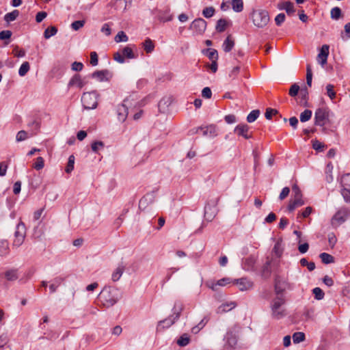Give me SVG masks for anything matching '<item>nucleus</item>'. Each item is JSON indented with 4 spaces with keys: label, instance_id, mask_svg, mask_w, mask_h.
Instances as JSON below:
<instances>
[{
    "label": "nucleus",
    "instance_id": "43",
    "mask_svg": "<svg viewBox=\"0 0 350 350\" xmlns=\"http://www.w3.org/2000/svg\"><path fill=\"white\" fill-rule=\"evenodd\" d=\"M312 112L311 110L306 109L300 114V121L302 122L308 121L312 117Z\"/></svg>",
    "mask_w": 350,
    "mask_h": 350
},
{
    "label": "nucleus",
    "instance_id": "59",
    "mask_svg": "<svg viewBox=\"0 0 350 350\" xmlns=\"http://www.w3.org/2000/svg\"><path fill=\"white\" fill-rule=\"evenodd\" d=\"M286 16L284 13L278 14L275 18L276 25L280 26L285 21Z\"/></svg>",
    "mask_w": 350,
    "mask_h": 350
},
{
    "label": "nucleus",
    "instance_id": "33",
    "mask_svg": "<svg viewBox=\"0 0 350 350\" xmlns=\"http://www.w3.org/2000/svg\"><path fill=\"white\" fill-rule=\"evenodd\" d=\"M283 249L282 247V241L278 240L273 248V253L277 256L280 257L282 254Z\"/></svg>",
    "mask_w": 350,
    "mask_h": 350
},
{
    "label": "nucleus",
    "instance_id": "63",
    "mask_svg": "<svg viewBox=\"0 0 350 350\" xmlns=\"http://www.w3.org/2000/svg\"><path fill=\"white\" fill-rule=\"evenodd\" d=\"M12 31L10 30H4L0 32V40L10 39L12 36Z\"/></svg>",
    "mask_w": 350,
    "mask_h": 350
},
{
    "label": "nucleus",
    "instance_id": "29",
    "mask_svg": "<svg viewBox=\"0 0 350 350\" xmlns=\"http://www.w3.org/2000/svg\"><path fill=\"white\" fill-rule=\"evenodd\" d=\"M189 342H190L189 336L187 334H183L177 340L176 343L180 347H185L189 343Z\"/></svg>",
    "mask_w": 350,
    "mask_h": 350
},
{
    "label": "nucleus",
    "instance_id": "5",
    "mask_svg": "<svg viewBox=\"0 0 350 350\" xmlns=\"http://www.w3.org/2000/svg\"><path fill=\"white\" fill-rule=\"evenodd\" d=\"M25 236L26 228L25 224L22 221H20L16 226L12 246L15 247H20L24 242Z\"/></svg>",
    "mask_w": 350,
    "mask_h": 350
},
{
    "label": "nucleus",
    "instance_id": "49",
    "mask_svg": "<svg viewBox=\"0 0 350 350\" xmlns=\"http://www.w3.org/2000/svg\"><path fill=\"white\" fill-rule=\"evenodd\" d=\"M334 86L332 84H328L326 86L327 94L331 100H334L336 98V92L334 90Z\"/></svg>",
    "mask_w": 350,
    "mask_h": 350
},
{
    "label": "nucleus",
    "instance_id": "4",
    "mask_svg": "<svg viewBox=\"0 0 350 350\" xmlns=\"http://www.w3.org/2000/svg\"><path fill=\"white\" fill-rule=\"evenodd\" d=\"M330 110L327 107H321L316 110L314 113V124L324 126L329 122Z\"/></svg>",
    "mask_w": 350,
    "mask_h": 350
},
{
    "label": "nucleus",
    "instance_id": "24",
    "mask_svg": "<svg viewBox=\"0 0 350 350\" xmlns=\"http://www.w3.org/2000/svg\"><path fill=\"white\" fill-rule=\"evenodd\" d=\"M64 280V278L61 276L55 278L52 280V283L49 286L51 293H55L57 291V288L63 283Z\"/></svg>",
    "mask_w": 350,
    "mask_h": 350
},
{
    "label": "nucleus",
    "instance_id": "50",
    "mask_svg": "<svg viewBox=\"0 0 350 350\" xmlns=\"http://www.w3.org/2000/svg\"><path fill=\"white\" fill-rule=\"evenodd\" d=\"M208 320L206 318L203 319L197 326L193 327L191 329V332L194 334H197L201 329H202L206 324Z\"/></svg>",
    "mask_w": 350,
    "mask_h": 350
},
{
    "label": "nucleus",
    "instance_id": "53",
    "mask_svg": "<svg viewBox=\"0 0 350 350\" xmlns=\"http://www.w3.org/2000/svg\"><path fill=\"white\" fill-rule=\"evenodd\" d=\"M299 86L297 83L293 84L289 90V95L292 97L296 96L299 91Z\"/></svg>",
    "mask_w": 350,
    "mask_h": 350
},
{
    "label": "nucleus",
    "instance_id": "42",
    "mask_svg": "<svg viewBox=\"0 0 350 350\" xmlns=\"http://www.w3.org/2000/svg\"><path fill=\"white\" fill-rule=\"evenodd\" d=\"M75 165V157L73 155H70L68 158V161L65 168V172L68 174H70L74 169Z\"/></svg>",
    "mask_w": 350,
    "mask_h": 350
},
{
    "label": "nucleus",
    "instance_id": "40",
    "mask_svg": "<svg viewBox=\"0 0 350 350\" xmlns=\"http://www.w3.org/2000/svg\"><path fill=\"white\" fill-rule=\"evenodd\" d=\"M227 25V22L224 18H220L217 21V25H216V30L218 32H223L226 30Z\"/></svg>",
    "mask_w": 350,
    "mask_h": 350
},
{
    "label": "nucleus",
    "instance_id": "6",
    "mask_svg": "<svg viewBox=\"0 0 350 350\" xmlns=\"http://www.w3.org/2000/svg\"><path fill=\"white\" fill-rule=\"evenodd\" d=\"M341 195L347 203H350V174H347L341 177Z\"/></svg>",
    "mask_w": 350,
    "mask_h": 350
},
{
    "label": "nucleus",
    "instance_id": "15",
    "mask_svg": "<svg viewBox=\"0 0 350 350\" xmlns=\"http://www.w3.org/2000/svg\"><path fill=\"white\" fill-rule=\"evenodd\" d=\"M249 126L247 124H238L234 129V133L239 136L243 137L245 139H248L252 137L251 135L248 134Z\"/></svg>",
    "mask_w": 350,
    "mask_h": 350
},
{
    "label": "nucleus",
    "instance_id": "10",
    "mask_svg": "<svg viewBox=\"0 0 350 350\" xmlns=\"http://www.w3.org/2000/svg\"><path fill=\"white\" fill-rule=\"evenodd\" d=\"M182 310V308H179L178 309L176 308V306L175 305L174 308V314L172 317H169L168 318L161 321L159 323L157 329H159L161 326L163 327V328L165 327H169L172 325L174 323V322L178 319L180 317V312Z\"/></svg>",
    "mask_w": 350,
    "mask_h": 350
},
{
    "label": "nucleus",
    "instance_id": "61",
    "mask_svg": "<svg viewBox=\"0 0 350 350\" xmlns=\"http://www.w3.org/2000/svg\"><path fill=\"white\" fill-rule=\"evenodd\" d=\"M16 141L22 142L27 138V133L25 131H20L16 135Z\"/></svg>",
    "mask_w": 350,
    "mask_h": 350
},
{
    "label": "nucleus",
    "instance_id": "57",
    "mask_svg": "<svg viewBox=\"0 0 350 350\" xmlns=\"http://www.w3.org/2000/svg\"><path fill=\"white\" fill-rule=\"evenodd\" d=\"M278 113V110L271 108H267L265 116L267 120H271L272 116Z\"/></svg>",
    "mask_w": 350,
    "mask_h": 350
},
{
    "label": "nucleus",
    "instance_id": "2",
    "mask_svg": "<svg viewBox=\"0 0 350 350\" xmlns=\"http://www.w3.org/2000/svg\"><path fill=\"white\" fill-rule=\"evenodd\" d=\"M285 299L283 296H277L272 301L271 308L272 317L275 319H280L286 315V310L283 307Z\"/></svg>",
    "mask_w": 350,
    "mask_h": 350
},
{
    "label": "nucleus",
    "instance_id": "45",
    "mask_svg": "<svg viewBox=\"0 0 350 350\" xmlns=\"http://www.w3.org/2000/svg\"><path fill=\"white\" fill-rule=\"evenodd\" d=\"M312 293L314 295L315 299L317 300H321V299H323L324 295H325V293L323 291V290L319 287H316V288H313Z\"/></svg>",
    "mask_w": 350,
    "mask_h": 350
},
{
    "label": "nucleus",
    "instance_id": "58",
    "mask_svg": "<svg viewBox=\"0 0 350 350\" xmlns=\"http://www.w3.org/2000/svg\"><path fill=\"white\" fill-rule=\"evenodd\" d=\"M8 163L6 161L0 162V176H4L6 174Z\"/></svg>",
    "mask_w": 350,
    "mask_h": 350
},
{
    "label": "nucleus",
    "instance_id": "18",
    "mask_svg": "<svg viewBox=\"0 0 350 350\" xmlns=\"http://www.w3.org/2000/svg\"><path fill=\"white\" fill-rule=\"evenodd\" d=\"M278 8L281 10H284L288 15H292L295 12L293 3L289 1L280 3Z\"/></svg>",
    "mask_w": 350,
    "mask_h": 350
},
{
    "label": "nucleus",
    "instance_id": "12",
    "mask_svg": "<svg viewBox=\"0 0 350 350\" xmlns=\"http://www.w3.org/2000/svg\"><path fill=\"white\" fill-rule=\"evenodd\" d=\"M112 75L108 70H96L92 74V77L99 81H108Z\"/></svg>",
    "mask_w": 350,
    "mask_h": 350
},
{
    "label": "nucleus",
    "instance_id": "13",
    "mask_svg": "<svg viewBox=\"0 0 350 350\" xmlns=\"http://www.w3.org/2000/svg\"><path fill=\"white\" fill-rule=\"evenodd\" d=\"M329 55V46L324 44L322 46L320 52L317 56V61L321 65L324 66L327 63Z\"/></svg>",
    "mask_w": 350,
    "mask_h": 350
},
{
    "label": "nucleus",
    "instance_id": "47",
    "mask_svg": "<svg viewBox=\"0 0 350 350\" xmlns=\"http://www.w3.org/2000/svg\"><path fill=\"white\" fill-rule=\"evenodd\" d=\"M114 40L116 42H126L128 40V36L124 31H121L115 36Z\"/></svg>",
    "mask_w": 350,
    "mask_h": 350
},
{
    "label": "nucleus",
    "instance_id": "27",
    "mask_svg": "<svg viewBox=\"0 0 350 350\" xmlns=\"http://www.w3.org/2000/svg\"><path fill=\"white\" fill-rule=\"evenodd\" d=\"M144 51L146 53H152L154 49V44L151 39L147 38L142 43Z\"/></svg>",
    "mask_w": 350,
    "mask_h": 350
},
{
    "label": "nucleus",
    "instance_id": "31",
    "mask_svg": "<svg viewBox=\"0 0 350 350\" xmlns=\"http://www.w3.org/2000/svg\"><path fill=\"white\" fill-rule=\"evenodd\" d=\"M18 15H19V11L17 10H14L11 12L7 13L4 16V20L6 22L10 23V22L15 21L16 19V18L18 16Z\"/></svg>",
    "mask_w": 350,
    "mask_h": 350
},
{
    "label": "nucleus",
    "instance_id": "23",
    "mask_svg": "<svg viewBox=\"0 0 350 350\" xmlns=\"http://www.w3.org/2000/svg\"><path fill=\"white\" fill-rule=\"evenodd\" d=\"M256 260L254 257L250 256L245 258L242 263L243 269L246 271L253 270Z\"/></svg>",
    "mask_w": 350,
    "mask_h": 350
},
{
    "label": "nucleus",
    "instance_id": "7",
    "mask_svg": "<svg viewBox=\"0 0 350 350\" xmlns=\"http://www.w3.org/2000/svg\"><path fill=\"white\" fill-rule=\"evenodd\" d=\"M207 23L205 20L202 18L195 19L191 23L189 29L193 31V35H202L206 29Z\"/></svg>",
    "mask_w": 350,
    "mask_h": 350
},
{
    "label": "nucleus",
    "instance_id": "14",
    "mask_svg": "<svg viewBox=\"0 0 350 350\" xmlns=\"http://www.w3.org/2000/svg\"><path fill=\"white\" fill-rule=\"evenodd\" d=\"M156 18L163 23L168 22L172 20V15L170 14V9L167 8L163 10H158Z\"/></svg>",
    "mask_w": 350,
    "mask_h": 350
},
{
    "label": "nucleus",
    "instance_id": "16",
    "mask_svg": "<svg viewBox=\"0 0 350 350\" xmlns=\"http://www.w3.org/2000/svg\"><path fill=\"white\" fill-rule=\"evenodd\" d=\"M235 283L239 286V288L241 291H247L253 287V282L247 278H241L234 280Z\"/></svg>",
    "mask_w": 350,
    "mask_h": 350
},
{
    "label": "nucleus",
    "instance_id": "11",
    "mask_svg": "<svg viewBox=\"0 0 350 350\" xmlns=\"http://www.w3.org/2000/svg\"><path fill=\"white\" fill-rule=\"evenodd\" d=\"M219 201V198H216L212 204L208 203L204 207V217L206 220L211 221L216 214V205Z\"/></svg>",
    "mask_w": 350,
    "mask_h": 350
},
{
    "label": "nucleus",
    "instance_id": "35",
    "mask_svg": "<svg viewBox=\"0 0 350 350\" xmlns=\"http://www.w3.org/2000/svg\"><path fill=\"white\" fill-rule=\"evenodd\" d=\"M206 54L210 60L217 61L218 59V53L217 50L213 49H207L206 50Z\"/></svg>",
    "mask_w": 350,
    "mask_h": 350
},
{
    "label": "nucleus",
    "instance_id": "25",
    "mask_svg": "<svg viewBox=\"0 0 350 350\" xmlns=\"http://www.w3.org/2000/svg\"><path fill=\"white\" fill-rule=\"evenodd\" d=\"M304 204L302 198H293L291 200L288 206L290 212L293 211L296 208L302 206Z\"/></svg>",
    "mask_w": 350,
    "mask_h": 350
},
{
    "label": "nucleus",
    "instance_id": "55",
    "mask_svg": "<svg viewBox=\"0 0 350 350\" xmlns=\"http://www.w3.org/2000/svg\"><path fill=\"white\" fill-rule=\"evenodd\" d=\"M292 191L294 196L293 198H302L301 191L297 185H294L292 187Z\"/></svg>",
    "mask_w": 350,
    "mask_h": 350
},
{
    "label": "nucleus",
    "instance_id": "41",
    "mask_svg": "<svg viewBox=\"0 0 350 350\" xmlns=\"http://www.w3.org/2000/svg\"><path fill=\"white\" fill-rule=\"evenodd\" d=\"M29 69H30V66H29V62H23L18 70L19 75L21 77L25 76L28 72Z\"/></svg>",
    "mask_w": 350,
    "mask_h": 350
},
{
    "label": "nucleus",
    "instance_id": "51",
    "mask_svg": "<svg viewBox=\"0 0 350 350\" xmlns=\"http://www.w3.org/2000/svg\"><path fill=\"white\" fill-rule=\"evenodd\" d=\"M44 161L42 157H39L36 159V161L33 163V167L36 170H40L44 167Z\"/></svg>",
    "mask_w": 350,
    "mask_h": 350
},
{
    "label": "nucleus",
    "instance_id": "46",
    "mask_svg": "<svg viewBox=\"0 0 350 350\" xmlns=\"http://www.w3.org/2000/svg\"><path fill=\"white\" fill-rule=\"evenodd\" d=\"M122 53L124 57H127L129 59L135 58V55L133 54V50L129 46L124 47L122 49Z\"/></svg>",
    "mask_w": 350,
    "mask_h": 350
},
{
    "label": "nucleus",
    "instance_id": "26",
    "mask_svg": "<svg viewBox=\"0 0 350 350\" xmlns=\"http://www.w3.org/2000/svg\"><path fill=\"white\" fill-rule=\"evenodd\" d=\"M234 46V41L230 35L228 36L223 43L224 51L226 53L230 52Z\"/></svg>",
    "mask_w": 350,
    "mask_h": 350
},
{
    "label": "nucleus",
    "instance_id": "22",
    "mask_svg": "<svg viewBox=\"0 0 350 350\" xmlns=\"http://www.w3.org/2000/svg\"><path fill=\"white\" fill-rule=\"evenodd\" d=\"M203 136L206 137H215L217 134V129L215 126L211 124L207 126H202L201 129Z\"/></svg>",
    "mask_w": 350,
    "mask_h": 350
},
{
    "label": "nucleus",
    "instance_id": "62",
    "mask_svg": "<svg viewBox=\"0 0 350 350\" xmlns=\"http://www.w3.org/2000/svg\"><path fill=\"white\" fill-rule=\"evenodd\" d=\"M103 147H104V144H103V142H102L100 141L94 142L92 144V150L94 152H97L100 148H103Z\"/></svg>",
    "mask_w": 350,
    "mask_h": 350
},
{
    "label": "nucleus",
    "instance_id": "38",
    "mask_svg": "<svg viewBox=\"0 0 350 350\" xmlns=\"http://www.w3.org/2000/svg\"><path fill=\"white\" fill-rule=\"evenodd\" d=\"M330 15L332 19L338 20L342 16V11L340 8L334 7L331 10Z\"/></svg>",
    "mask_w": 350,
    "mask_h": 350
},
{
    "label": "nucleus",
    "instance_id": "19",
    "mask_svg": "<svg viewBox=\"0 0 350 350\" xmlns=\"http://www.w3.org/2000/svg\"><path fill=\"white\" fill-rule=\"evenodd\" d=\"M230 278H224L222 279H220V280H217V282H208L206 283V285H207V286L208 288H210L213 291H215L217 290V286H224L226 284H230Z\"/></svg>",
    "mask_w": 350,
    "mask_h": 350
},
{
    "label": "nucleus",
    "instance_id": "44",
    "mask_svg": "<svg viewBox=\"0 0 350 350\" xmlns=\"http://www.w3.org/2000/svg\"><path fill=\"white\" fill-rule=\"evenodd\" d=\"M215 8L213 7H206L202 10V14L205 18H211L215 14Z\"/></svg>",
    "mask_w": 350,
    "mask_h": 350
},
{
    "label": "nucleus",
    "instance_id": "8",
    "mask_svg": "<svg viewBox=\"0 0 350 350\" xmlns=\"http://www.w3.org/2000/svg\"><path fill=\"white\" fill-rule=\"evenodd\" d=\"M350 217V210L347 207H341L333 216L332 222L334 224L337 222L338 224L344 223L348 218Z\"/></svg>",
    "mask_w": 350,
    "mask_h": 350
},
{
    "label": "nucleus",
    "instance_id": "39",
    "mask_svg": "<svg viewBox=\"0 0 350 350\" xmlns=\"http://www.w3.org/2000/svg\"><path fill=\"white\" fill-rule=\"evenodd\" d=\"M260 111L255 109L252 111L247 116V121L250 123L254 122L259 116Z\"/></svg>",
    "mask_w": 350,
    "mask_h": 350
},
{
    "label": "nucleus",
    "instance_id": "54",
    "mask_svg": "<svg viewBox=\"0 0 350 350\" xmlns=\"http://www.w3.org/2000/svg\"><path fill=\"white\" fill-rule=\"evenodd\" d=\"M312 148L317 151L321 152L325 148V144L318 140H314L312 141Z\"/></svg>",
    "mask_w": 350,
    "mask_h": 350
},
{
    "label": "nucleus",
    "instance_id": "48",
    "mask_svg": "<svg viewBox=\"0 0 350 350\" xmlns=\"http://www.w3.org/2000/svg\"><path fill=\"white\" fill-rule=\"evenodd\" d=\"M305 340V334L303 332H295L293 335V340L295 343H299Z\"/></svg>",
    "mask_w": 350,
    "mask_h": 350
},
{
    "label": "nucleus",
    "instance_id": "64",
    "mask_svg": "<svg viewBox=\"0 0 350 350\" xmlns=\"http://www.w3.org/2000/svg\"><path fill=\"white\" fill-rule=\"evenodd\" d=\"M289 193H290L289 187H284L279 196L280 200H283L284 199H285L288 196Z\"/></svg>",
    "mask_w": 350,
    "mask_h": 350
},
{
    "label": "nucleus",
    "instance_id": "17",
    "mask_svg": "<svg viewBox=\"0 0 350 350\" xmlns=\"http://www.w3.org/2000/svg\"><path fill=\"white\" fill-rule=\"evenodd\" d=\"M129 113L128 107L124 103L120 105L117 107V116L119 121L123 122L127 118Z\"/></svg>",
    "mask_w": 350,
    "mask_h": 350
},
{
    "label": "nucleus",
    "instance_id": "21",
    "mask_svg": "<svg viewBox=\"0 0 350 350\" xmlns=\"http://www.w3.org/2000/svg\"><path fill=\"white\" fill-rule=\"evenodd\" d=\"M125 269V266L122 262L120 263L118 267L113 271L111 275V280L113 282H117L121 278L124 271Z\"/></svg>",
    "mask_w": 350,
    "mask_h": 350
},
{
    "label": "nucleus",
    "instance_id": "56",
    "mask_svg": "<svg viewBox=\"0 0 350 350\" xmlns=\"http://www.w3.org/2000/svg\"><path fill=\"white\" fill-rule=\"evenodd\" d=\"M90 64L93 66L98 65V58L96 52L92 51L90 53Z\"/></svg>",
    "mask_w": 350,
    "mask_h": 350
},
{
    "label": "nucleus",
    "instance_id": "20",
    "mask_svg": "<svg viewBox=\"0 0 350 350\" xmlns=\"http://www.w3.org/2000/svg\"><path fill=\"white\" fill-rule=\"evenodd\" d=\"M86 82H85L82 79L80 75L76 74L75 75L68 83V86H74L76 85L79 88H82Z\"/></svg>",
    "mask_w": 350,
    "mask_h": 350
},
{
    "label": "nucleus",
    "instance_id": "3",
    "mask_svg": "<svg viewBox=\"0 0 350 350\" xmlns=\"http://www.w3.org/2000/svg\"><path fill=\"white\" fill-rule=\"evenodd\" d=\"M251 17L254 25L258 28L265 27L270 20L268 12L264 10H253Z\"/></svg>",
    "mask_w": 350,
    "mask_h": 350
},
{
    "label": "nucleus",
    "instance_id": "36",
    "mask_svg": "<svg viewBox=\"0 0 350 350\" xmlns=\"http://www.w3.org/2000/svg\"><path fill=\"white\" fill-rule=\"evenodd\" d=\"M319 256L324 264H329L334 262V258L327 253H321Z\"/></svg>",
    "mask_w": 350,
    "mask_h": 350
},
{
    "label": "nucleus",
    "instance_id": "28",
    "mask_svg": "<svg viewBox=\"0 0 350 350\" xmlns=\"http://www.w3.org/2000/svg\"><path fill=\"white\" fill-rule=\"evenodd\" d=\"M235 306L236 304L234 302H231L230 304H224L218 307L217 312L219 314H222L232 310Z\"/></svg>",
    "mask_w": 350,
    "mask_h": 350
},
{
    "label": "nucleus",
    "instance_id": "32",
    "mask_svg": "<svg viewBox=\"0 0 350 350\" xmlns=\"http://www.w3.org/2000/svg\"><path fill=\"white\" fill-rule=\"evenodd\" d=\"M4 275L5 278L8 281H14L18 278L16 269L8 270L5 272Z\"/></svg>",
    "mask_w": 350,
    "mask_h": 350
},
{
    "label": "nucleus",
    "instance_id": "37",
    "mask_svg": "<svg viewBox=\"0 0 350 350\" xmlns=\"http://www.w3.org/2000/svg\"><path fill=\"white\" fill-rule=\"evenodd\" d=\"M57 32V29L55 26H51L45 29L44 32V37L46 39L50 38L51 36H55Z\"/></svg>",
    "mask_w": 350,
    "mask_h": 350
},
{
    "label": "nucleus",
    "instance_id": "9",
    "mask_svg": "<svg viewBox=\"0 0 350 350\" xmlns=\"http://www.w3.org/2000/svg\"><path fill=\"white\" fill-rule=\"evenodd\" d=\"M81 101L85 109H93L97 107L98 102L96 96L92 93H84Z\"/></svg>",
    "mask_w": 350,
    "mask_h": 350
},
{
    "label": "nucleus",
    "instance_id": "52",
    "mask_svg": "<svg viewBox=\"0 0 350 350\" xmlns=\"http://www.w3.org/2000/svg\"><path fill=\"white\" fill-rule=\"evenodd\" d=\"M85 23V21L84 20L81 21H75L71 24V27L73 30L77 31L82 28Z\"/></svg>",
    "mask_w": 350,
    "mask_h": 350
},
{
    "label": "nucleus",
    "instance_id": "34",
    "mask_svg": "<svg viewBox=\"0 0 350 350\" xmlns=\"http://www.w3.org/2000/svg\"><path fill=\"white\" fill-rule=\"evenodd\" d=\"M232 7L234 12H241L243 10V0H232Z\"/></svg>",
    "mask_w": 350,
    "mask_h": 350
},
{
    "label": "nucleus",
    "instance_id": "30",
    "mask_svg": "<svg viewBox=\"0 0 350 350\" xmlns=\"http://www.w3.org/2000/svg\"><path fill=\"white\" fill-rule=\"evenodd\" d=\"M226 344L230 347H235L237 342V337L232 333H227L226 336Z\"/></svg>",
    "mask_w": 350,
    "mask_h": 350
},
{
    "label": "nucleus",
    "instance_id": "1",
    "mask_svg": "<svg viewBox=\"0 0 350 350\" xmlns=\"http://www.w3.org/2000/svg\"><path fill=\"white\" fill-rule=\"evenodd\" d=\"M104 307L109 308L119 300L118 290L111 286H105L98 297Z\"/></svg>",
    "mask_w": 350,
    "mask_h": 350
},
{
    "label": "nucleus",
    "instance_id": "60",
    "mask_svg": "<svg viewBox=\"0 0 350 350\" xmlns=\"http://www.w3.org/2000/svg\"><path fill=\"white\" fill-rule=\"evenodd\" d=\"M284 288L280 286V282L278 279L275 280V291L278 296H282Z\"/></svg>",
    "mask_w": 350,
    "mask_h": 350
}]
</instances>
